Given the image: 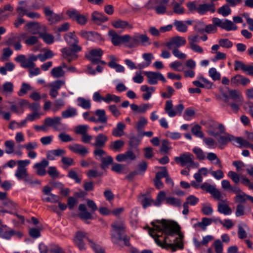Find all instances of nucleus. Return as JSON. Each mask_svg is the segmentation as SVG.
<instances>
[{
    "label": "nucleus",
    "instance_id": "nucleus-17",
    "mask_svg": "<svg viewBox=\"0 0 253 253\" xmlns=\"http://www.w3.org/2000/svg\"><path fill=\"white\" fill-rule=\"evenodd\" d=\"M64 39L67 43L74 48V50L80 51L82 47L78 45L79 39L74 33L70 32L64 36Z\"/></svg>",
    "mask_w": 253,
    "mask_h": 253
},
{
    "label": "nucleus",
    "instance_id": "nucleus-63",
    "mask_svg": "<svg viewBox=\"0 0 253 253\" xmlns=\"http://www.w3.org/2000/svg\"><path fill=\"white\" fill-rule=\"evenodd\" d=\"M220 47L225 48H230L233 46V43L228 39H220L218 40Z\"/></svg>",
    "mask_w": 253,
    "mask_h": 253
},
{
    "label": "nucleus",
    "instance_id": "nucleus-6",
    "mask_svg": "<svg viewBox=\"0 0 253 253\" xmlns=\"http://www.w3.org/2000/svg\"><path fill=\"white\" fill-rule=\"evenodd\" d=\"M169 1L170 0H155L157 5L154 6L153 2L149 0L145 4L144 7L148 9H155L158 14H164L167 11Z\"/></svg>",
    "mask_w": 253,
    "mask_h": 253
},
{
    "label": "nucleus",
    "instance_id": "nucleus-48",
    "mask_svg": "<svg viewBox=\"0 0 253 253\" xmlns=\"http://www.w3.org/2000/svg\"><path fill=\"white\" fill-rule=\"evenodd\" d=\"M61 161L63 164L62 168L64 169H67L69 167L75 165L74 159L70 157L63 156Z\"/></svg>",
    "mask_w": 253,
    "mask_h": 253
},
{
    "label": "nucleus",
    "instance_id": "nucleus-26",
    "mask_svg": "<svg viewBox=\"0 0 253 253\" xmlns=\"http://www.w3.org/2000/svg\"><path fill=\"white\" fill-rule=\"evenodd\" d=\"M208 11L211 13H214L215 11V4L213 2L200 4L198 6L197 12L200 15H204Z\"/></svg>",
    "mask_w": 253,
    "mask_h": 253
},
{
    "label": "nucleus",
    "instance_id": "nucleus-55",
    "mask_svg": "<svg viewBox=\"0 0 253 253\" xmlns=\"http://www.w3.org/2000/svg\"><path fill=\"white\" fill-rule=\"evenodd\" d=\"M229 4H224L217 10V12L224 17H226L231 14V10L229 7Z\"/></svg>",
    "mask_w": 253,
    "mask_h": 253
},
{
    "label": "nucleus",
    "instance_id": "nucleus-56",
    "mask_svg": "<svg viewBox=\"0 0 253 253\" xmlns=\"http://www.w3.org/2000/svg\"><path fill=\"white\" fill-rule=\"evenodd\" d=\"M124 142L122 140H117L113 142L110 144V149L115 151H119L124 145Z\"/></svg>",
    "mask_w": 253,
    "mask_h": 253
},
{
    "label": "nucleus",
    "instance_id": "nucleus-15",
    "mask_svg": "<svg viewBox=\"0 0 253 253\" xmlns=\"http://www.w3.org/2000/svg\"><path fill=\"white\" fill-rule=\"evenodd\" d=\"M186 43V41L185 38L180 36H175L168 42L166 43V45L169 49L172 50L175 48L178 49L179 47L184 45Z\"/></svg>",
    "mask_w": 253,
    "mask_h": 253
},
{
    "label": "nucleus",
    "instance_id": "nucleus-41",
    "mask_svg": "<svg viewBox=\"0 0 253 253\" xmlns=\"http://www.w3.org/2000/svg\"><path fill=\"white\" fill-rule=\"evenodd\" d=\"M8 228L7 227H0V238L9 240L11 237L14 234V231L13 230H7Z\"/></svg>",
    "mask_w": 253,
    "mask_h": 253
},
{
    "label": "nucleus",
    "instance_id": "nucleus-27",
    "mask_svg": "<svg viewBox=\"0 0 253 253\" xmlns=\"http://www.w3.org/2000/svg\"><path fill=\"white\" fill-rule=\"evenodd\" d=\"M231 84L234 85L245 86L251 83L250 80L241 75H236L231 79Z\"/></svg>",
    "mask_w": 253,
    "mask_h": 253
},
{
    "label": "nucleus",
    "instance_id": "nucleus-18",
    "mask_svg": "<svg viewBox=\"0 0 253 253\" xmlns=\"http://www.w3.org/2000/svg\"><path fill=\"white\" fill-rule=\"evenodd\" d=\"M103 53L102 49L98 48L91 50L88 54L85 55V57L93 64H96L99 63V58H101Z\"/></svg>",
    "mask_w": 253,
    "mask_h": 253
},
{
    "label": "nucleus",
    "instance_id": "nucleus-64",
    "mask_svg": "<svg viewBox=\"0 0 253 253\" xmlns=\"http://www.w3.org/2000/svg\"><path fill=\"white\" fill-rule=\"evenodd\" d=\"M40 37L47 44H52L54 42V37L52 35L46 33H40Z\"/></svg>",
    "mask_w": 253,
    "mask_h": 253
},
{
    "label": "nucleus",
    "instance_id": "nucleus-19",
    "mask_svg": "<svg viewBox=\"0 0 253 253\" xmlns=\"http://www.w3.org/2000/svg\"><path fill=\"white\" fill-rule=\"evenodd\" d=\"M68 149L73 153L84 157L89 153L88 149L84 146L79 144L73 143L68 146Z\"/></svg>",
    "mask_w": 253,
    "mask_h": 253
},
{
    "label": "nucleus",
    "instance_id": "nucleus-50",
    "mask_svg": "<svg viewBox=\"0 0 253 253\" xmlns=\"http://www.w3.org/2000/svg\"><path fill=\"white\" fill-rule=\"evenodd\" d=\"M147 120L144 117H141L136 124V128L139 134L141 133V131L144 129L145 126L147 124Z\"/></svg>",
    "mask_w": 253,
    "mask_h": 253
},
{
    "label": "nucleus",
    "instance_id": "nucleus-14",
    "mask_svg": "<svg viewBox=\"0 0 253 253\" xmlns=\"http://www.w3.org/2000/svg\"><path fill=\"white\" fill-rule=\"evenodd\" d=\"M201 188L207 193H210L215 199L222 201V194L220 191L216 188L215 185H211L207 182H204L201 185Z\"/></svg>",
    "mask_w": 253,
    "mask_h": 253
},
{
    "label": "nucleus",
    "instance_id": "nucleus-38",
    "mask_svg": "<svg viewBox=\"0 0 253 253\" xmlns=\"http://www.w3.org/2000/svg\"><path fill=\"white\" fill-rule=\"evenodd\" d=\"M92 20L96 24H100L108 20V18L103 13L94 11L92 13Z\"/></svg>",
    "mask_w": 253,
    "mask_h": 253
},
{
    "label": "nucleus",
    "instance_id": "nucleus-53",
    "mask_svg": "<svg viewBox=\"0 0 253 253\" xmlns=\"http://www.w3.org/2000/svg\"><path fill=\"white\" fill-rule=\"evenodd\" d=\"M4 146L5 148V152L7 154H11L14 152L15 144L13 141L11 140H6L4 142Z\"/></svg>",
    "mask_w": 253,
    "mask_h": 253
},
{
    "label": "nucleus",
    "instance_id": "nucleus-25",
    "mask_svg": "<svg viewBox=\"0 0 253 253\" xmlns=\"http://www.w3.org/2000/svg\"><path fill=\"white\" fill-rule=\"evenodd\" d=\"M49 162L44 159L40 163H36L33 168L37 169V174L41 176H44L46 171L45 168L48 166Z\"/></svg>",
    "mask_w": 253,
    "mask_h": 253
},
{
    "label": "nucleus",
    "instance_id": "nucleus-1",
    "mask_svg": "<svg viewBox=\"0 0 253 253\" xmlns=\"http://www.w3.org/2000/svg\"><path fill=\"white\" fill-rule=\"evenodd\" d=\"M152 224L154 228L148 227V233L154 238L158 246L163 248L169 247L172 252H175L177 249H183L184 236L176 222L162 219L152 222Z\"/></svg>",
    "mask_w": 253,
    "mask_h": 253
},
{
    "label": "nucleus",
    "instance_id": "nucleus-31",
    "mask_svg": "<svg viewBox=\"0 0 253 253\" xmlns=\"http://www.w3.org/2000/svg\"><path fill=\"white\" fill-rule=\"evenodd\" d=\"M13 90L14 85L10 82H6L3 84L2 86H0V92L6 96L11 95Z\"/></svg>",
    "mask_w": 253,
    "mask_h": 253
},
{
    "label": "nucleus",
    "instance_id": "nucleus-13",
    "mask_svg": "<svg viewBox=\"0 0 253 253\" xmlns=\"http://www.w3.org/2000/svg\"><path fill=\"white\" fill-rule=\"evenodd\" d=\"M201 188L207 193H210L215 199L222 201V194L220 191L216 188L215 185H211L207 182H204L201 185Z\"/></svg>",
    "mask_w": 253,
    "mask_h": 253
},
{
    "label": "nucleus",
    "instance_id": "nucleus-62",
    "mask_svg": "<svg viewBox=\"0 0 253 253\" xmlns=\"http://www.w3.org/2000/svg\"><path fill=\"white\" fill-rule=\"evenodd\" d=\"M191 131L194 135L198 137L204 138V133L201 131V126L199 125H196L193 126L191 129Z\"/></svg>",
    "mask_w": 253,
    "mask_h": 253
},
{
    "label": "nucleus",
    "instance_id": "nucleus-49",
    "mask_svg": "<svg viewBox=\"0 0 253 253\" xmlns=\"http://www.w3.org/2000/svg\"><path fill=\"white\" fill-rule=\"evenodd\" d=\"M173 25L178 32L185 33L187 31V26L183 21L175 20L173 22Z\"/></svg>",
    "mask_w": 253,
    "mask_h": 253
},
{
    "label": "nucleus",
    "instance_id": "nucleus-43",
    "mask_svg": "<svg viewBox=\"0 0 253 253\" xmlns=\"http://www.w3.org/2000/svg\"><path fill=\"white\" fill-rule=\"evenodd\" d=\"M207 159L213 164L217 165L220 169L222 168L221 162L215 153L212 152L208 153L207 155Z\"/></svg>",
    "mask_w": 253,
    "mask_h": 253
},
{
    "label": "nucleus",
    "instance_id": "nucleus-57",
    "mask_svg": "<svg viewBox=\"0 0 253 253\" xmlns=\"http://www.w3.org/2000/svg\"><path fill=\"white\" fill-rule=\"evenodd\" d=\"M101 168L104 169L109 166L110 165L112 164L113 162L112 157L110 156H106L105 157L102 158Z\"/></svg>",
    "mask_w": 253,
    "mask_h": 253
},
{
    "label": "nucleus",
    "instance_id": "nucleus-22",
    "mask_svg": "<svg viewBox=\"0 0 253 253\" xmlns=\"http://www.w3.org/2000/svg\"><path fill=\"white\" fill-rule=\"evenodd\" d=\"M44 13L50 24L56 23L62 19V16L60 15L53 12L49 7H44Z\"/></svg>",
    "mask_w": 253,
    "mask_h": 253
},
{
    "label": "nucleus",
    "instance_id": "nucleus-10",
    "mask_svg": "<svg viewBox=\"0 0 253 253\" xmlns=\"http://www.w3.org/2000/svg\"><path fill=\"white\" fill-rule=\"evenodd\" d=\"M184 108V105L180 103L175 106L174 110L173 108L172 100H169L166 102L165 110L169 117L173 118L177 114L180 116Z\"/></svg>",
    "mask_w": 253,
    "mask_h": 253
},
{
    "label": "nucleus",
    "instance_id": "nucleus-2",
    "mask_svg": "<svg viewBox=\"0 0 253 253\" xmlns=\"http://www.w3.org/2000/svg\"><path fill=\"white\" fill-rule=\"evenodd\" d=\"M111 227L110 234L112 243L120 248L129 246L130 238L126 234V226L124 221L116 220L112 224Z\"/></svg>",
    "mask_w": 253,
    "mask_h": 253
},
{
    "label": "nucleus",
    "instance_id": "nucleus-32",
    "mask_svg": "<svg viewBox=\"0 0 253 253\" xmlns=\"http://www.w3.org/2000/svg\"><path fill=\"white\" fill-rule=\"evenodd\" d=\"M27 102L25 100H21L18 105H16L13 102H9L10 105V110L12 112L18 114H21L24 112L23 106L27 104Z\"/></svg>",
    "mask_w": 253,
    "mask_h": 253
},
{
    "label": "nucleus",
    "instance_id": "nucleus-61",
    "mask_svg": "<svg viewBox=\"0 0 253 253\" xmlns=\"http://www.w3.org/2000/svg\"><path fill=\"white\" fill-rule=\"evenodd\" d=\"M26 27L28 29H29V31L33 34H36L39 32L38 29L39 25L38 23H28L26 24Z\"/></svg>",
    "mask_w": 253,
    "mask_h": 253
},
{
    "label": "nucleus",
    "instance_id": "nucleus-51",
    "mask_svg": "<svg viewBox=\"0 0 253 253\" xmlns=\"http://www.w3.org/2000/svg\"><path fill=\"white\" fill-rule=\"evenodd\" d=\"M120 101L121 98L117 95L110 93H107L105 95V99L104 100V102L107 104H109L112 102H114L117 103L120 102Z\"/></svg>",
    "mask_w": 253,
    "mask_h": 253
},
{
    "label": "nucleus",
    "instance_id": "nucleus-52",
    "mask_svg": "<svg viewBox=\"0 0 253 253\" xmlns=\"http://www.w3.org/2000/svg\"><path fill=\"white\" fill-rule=\"evenodd\" d=\"M51 74L53 77L58 78L64 76L65 72L62 69V67L58 66L51 70Z\"/></svg>",
    "mask_w": 253,
    "mask_h": 253
},
{
    "label": "nucleus",
    "instance_id": "nucleus-47",
    "mask_svg": "<svg viewBox=\"0 0 253 253\" xmlns=\"http://www.w3.org/2000/svg\"><path fill=\"white\" fill-rule=\"evenodd\" d=\"M15 68V65L11 62H6L4 66L0 67V74L6 75L7 72H12Z\"/></svg>",
    "mask_w": 253,
    "mask_h": 253
},
{
    "label": "nucleus",
    "instance_id": "nucleus-20",
    "mask_svg": "<svg viewBox=\"0 0 253 253\" xmlns=\"http://www.w3.org/2000/svg\"><path fill=\"white\" fill-rule=\"evenodd\" d=\"M67 14L70 18L76 21L81 25H84L87 21V18L85 15L81 14L78 11L75 9L67 11Z\"/></svg>",
    "mask_w": 253,
    "mask_h": 253
},
{
    "label": "nucleus",
    "instance_id": "nucleus-33",
    "mask_svg": "<svg viewBox=\"0 0 253 253\" xmlns=\"http://www.w3.org/2000/svg\"><path fill=\"white\" fill-rule=\"evenodd\" d=\"M112 25L116 29H124L126 28L128 29H132V26L128 23L126 21L118 19L112 21Z\"/></svg>",
    "mask_w": 253,
    "mask_h": 253
},
{
    "label": "nucleus",
    "instance_id": "nucleus-11",
    "mask_svg": "<svg viewBox=\"0 0 253 253\" xmlns=\"http://www.w3.org/2000/svg\"><path fill=\"white\" fill-rule=\"evenodd\" d=\"M147 78V83L150 85H155L158 84V80L165 83L167 80L163 74L160 72L147 71L144 72Z\"/></svg>",
    "mask_w": 253,
    "mask_h": 253
},
{
    "label": "nucleus",
    "instance_id": "nucleus-40",
    "mask_svg": "<svg viewBox=\"0 0 253 253\" xmlns=\"http://www.w3.org/2000/svg\"><path fill=\"white\" fill-rule=\"evenodd\" d=\"M95 115L97 117L98 123L107 124L108 118L104 109H97L95 112Z\"/></svg>",
    "mask_w": 253,
    "mask_h": 253
},
{
    "label": "nucleus",
    "instance_id": "nucleus-44",
    "mask_svg": "<svg viewBox=\"0 0 253 253\" xmlns=\"http://www.w3.org/2000/svg\"><path fill=\"white\" fill-rule=\"evenodd\" d=\"M78 115V112L76 108L68 107L67 109L62 112V117L63 118H72Z\"/></svg>",
    "mask_w": 253,
    "mask_h": 253
},
{
    "label": "nucleus",
    "instance_id": "nucleus-46",
    "mask_svg": "<svg viewBox=\"0 0 253 253\" xmlns=\"http://www.w3.org/2000/svg\"><path fill=\"white\" fill-rule=\"evenodd\" d=\"M231 99L236 102L243 103V97L241 93L236 90H230L229 91Z\"/></svg>",
    "mask_w": 253,
    "mask_h": 253
},
{
    "label": "nucleus",
    "instance_id": "nucleus-4",
    "mask_svg": "<svg viewBox=\"0 0 253 253\" xmlns=\"http://www.w3.org/2000/svg\"><path fill=\"white\" fill-rule=\"evenodd\" d=\"M74 241L76 245L81 251H84L86 249L84 242L87 241L88 242L90 247L93 249L95 253H103L104 249L89 239L87 236V233L85 232L82 231L77 232Z\"/></svg>",
    "mask_w": 253,
    "mask_h": 253
},
{
    "label": "nucleus",
    "instance_id": "nucleus-60",
    "mask_svg": "<svg viewBox=\"0 0 253 253\" xmlns=\"http://www.w3.org/2000/svg\"><path fill=\"white\" fill-rule=\"evenodd\" d=\"M197 79L201 80L203 85H204V88L206 89H211L212 86V83L210 81L207 79L204 78L202 75H198L197 77Z\"/></svg>",
    "mask_w": 253,
    "mask_h": 253
},
{
    "label": "nucleus",
    "instance_id": "nucleus-58",
    "mask_svg": "<svg viewBox=\"0 0 253 253\" xmlns=\"http://www.w3.org/2000/svg\"><path fill=\"white\" fill-rule=\"evenodd\" d=\"M166 202L167 204L174 207H180L181 204V201L179 199L171 197L166 198Z\"/></svg>",
    "mask_w": 253,
    "mask_h": 253
},
{
    "label": "nucleus",
    "instance_id": "nucleus-12",
    "mask_svg": "<svg viewBox=\"0 0 253 253\" xmlns=\"http://www.w3.org/2000/svg\"><path fill=\"white\" fill-rule=\"evenodd\" d=\"M212 23L214 25L222 29H225L227 31L236 30L237 29V26L234 24L233 22L228 19H220L218 18L214 17L212 18Z\"/></svg>",
    "mask_w": 253,
    "mask_h": 253
},
{
    "label": "nucleus",
    "instance_id": "nucleus-39",
    "mask_svg": "<svg viewBox=\"0 0 253 253\" xmlns=\"http://www.w3.org/2000/svg\"><path fill=\"white\" fill-rule=\"evenodd\" d=\"M247 199L249 200L253 203V197L245 194L243 192L236 196L235 201L239 204H243L246 203Z\"/></svg>",
    "mask_w": 253,
    "mask_h": 253
},
{
    "label": "nucleus",
    "instance_id": "nucleus-45",
    "mask_svg": "<svg viewBox=\"0 0 253 253\" xmlns=\"http://www.w3.org/2000/svg\"><path fill=\"white\" fill-rule=\"evenodd\" d=\"M217 211L226 215H230L232 213V210L228 205L220 203L218 204Z\"/></svg>",
    "mask_w": 253,
    "mask_h": 253
},
{
    "label": "nucleus",
    "instance_id": "nucleus-59",
    "mask_svg": "<svg viewBox=\"0 0 253 253\" xmlns=\"http://www.w3.org/2000/svg\"><path fill=\"white\" fill-rule=\"evenodd\" d=\"M88 127L86 125H79L76 127L75 132L76 134H81L82 136L87 133Z\"/></svg>",
    "mask_w": 253,
    "mask_h": 253
},
{
    "label": "nucleus",
    "instance_id": "nucleus-34",
    "mask_svg": "<svg viewBox=\"0 0 253 253\" xmlns=\"http://www.w3.org/2000/svg\"><path fill=\"white\" fill-rule=\"evenodd\" d=\"M156 88L154 86H148L147 85H143L141 86L140 90L143 92H145L142 94V98L144 100H149L152 94L155 91Z\"/></svg>",
    "mask_w": 253,
    "mask_h": 253
},
{
    "label": "nucleus",
    "instance_id": "nucleus-37",
    "mask_svg": "<svg viewBox=\"0 0 253 253\" xmlns=\"http://www.w3.org/2000/svg\"><path fill=\"white\" fill-rule=\"evenodd\" d=\"M77 104L84 109L89 110L91 108V100L89 98L79 97L77 99Z\"/></svg>",
    "mask_w": 253,
    "mask_h": 253
},
{
    "label": "nucleus",
    "instance_id": "nucleus-54",
    "mask_svg": "<svg viewBox=\"0 0 253 253\" xmlns=\"http://www.w3.org/2000/svg\"><path fill=\"white\" fill-rule=\"evenodd\" d=\"M65 105V101L61 98L57 99L55 100L51 110L53 112L55 113L60 110Z\"/></svg>",
    "mask_w": 253,
    "mask_h": 253
},
{
    "label": "nucleus",
    "instance_id": "nucleus-42",
    "mask_svg": "<svg viewBox=\"0 0 253 253\" xmlns=\"http://www.w3.org/2000/svg\"><path fill=\"white\" fill-rule=\"evenodd\" d=\"M111 61L108 63V66L112 69H115L117 72L124 73L125 72V68L121 65L117 64L115 61V57L111 56Z\"/></svg>",
    "mask_w": 253,
    "mask_h": 253
},
{
    "label": "nucleus",
    "instance_id": "nucleus-9",
    "mask_svg": "<svg viewBox=\"0 0 253 253\" xmlns=\"http://www.w3.org/2000/svg\"><path fill=\"white\" fill-rule=\"evenodd\" d=\"M60 117H55L53 118L47 117L44 119V123L47 127L51 126L56 131H64L67 129V126L62 123Z\"/></svg>",
    "mask_w": 253,
    "mask_h": 253
},
{
    "label": "nucleus",
    "instance_id": "nucleus-23",
    "mask_svg": "<svg viewBox=\"0 0 253 253\" xmlns=\"http://www.w3.org/2000/svg\"><path fill=\"white\" fill-rule=\"evenodd\" d=\"M61 52L63 58L67 59L69 62L78 58V56L76 53L78 51L74 50L73 47L72 48L69 47L62 48Z\"/></svg>",
    "mask_w": 253,
    "mask_h": 253
},
{
    "label": "nucleus",
    "instance_id": "nucleus-35",
    "mask_svg": "<svg viewBox=\"0 0 253 253\" xmlns=\"http://www.w3.org/2000/svg\"><path fill=\"white\" fill-rule=\"evenodd\" d=\"M126 128V125L122 122H119L116 125V127L112 130V134L116 137H120L124 135V129Z\"/></svg>",
    "mask_w": 253,
    "mask_h": 253
},
{
    "label": "nucleus",
    "instance_id": "nucleus-16",
    "mask_svg": "<svg viewBox=\"0 0 253 253\" xmlns=\"http://www.w3.org/2000/svg\"><path fill=\"white\" fill-rule=\"evenodd\" d=\"M108 35L111 37V42L114 45L118 46L121 43H126L129 35H119L114 30H110Z\"/></svg>",
    "mask_w": 253,
    "mask_h": 253
},
{
    "label": "nucleus",
    "instance_id": "nucleus-24",
    "mask_svg": "<svg viewBox=\"0 0 253 253\" xmlns=\"http://www.w3.org/2000/svg\"><path fill=\"white\" fill-rule=\"evenodd\" d=\"M79 210L80 213L79 216L81 219L84 220L85 223L89 224L90 222L87 221L88 219H91L93 218L91 212H89L87 211L86 206L85 204H81L79 206Z\"/></svg>",
    "mask_w": 253,
    "mask_h": 253
},
{
    "label": "nucleus",
    "instance_id": "nucleus-36",
    "mask_svg": "<svg viewBox=\"0 0 253 253\" xmlns=\"http://www.w3.org/2000/svg\"><path fill=\"white\" fill-rule=\"evenodd\" d=\"M139 199L143 208L144 209L152 205H154V201L149 195L143 194L139 197Z\"/></svg>",
    "mask_w": 253,
    "mask_h": 253
},
{
    "label": "nucleus",
    "instance_id": "nucleus-21",
    "mask_svg": "<svg viewBox=\"0 0 253 253\" xmlns=\"http://www.w3.org/2000/svg\"><path fill=\"white\" fill-rule=\"evenodd\" d=\"M219 135V138L217 139V141L219 144V147L220 149H223L222 145H225L230 141H232L233 144H235L236 137L233 135L226 133L224 135H219L218 133L213 134L214 136Z\"/></svg>",
    "mask_w": 253,
    "mask_h": 253
},
{
    "label": "nucleus",
    "instance_id": "nucleus-28",
    "mask_svg": "<svg viewBox=\"0 0 253 253\" xmlns=\"http://www.w3.org/2000/svg\"><path fill=\"white\" fill-rule=\"evenodd\" d=\"M141 141V138L135 136L134 134L131 133L129 137V148L133 149L134 152L138 154L139 153V149H138V146Z\"/></svg>",
    "mask_w": 253,
    "mask_h": 253
},
{
    "label": "nucleus",
    "instance_id": "nucleus-7",
    "mask_svg": "<svg viewBox=\"0 0 253 253\" xmlns=\"http://www.w3.org/2000/svg\"><path fill=\"white\" fill-rule=\"evenodd\" d=\"M194 159L193 155L189 152H185L180 154L179 156L174 158L176 164H180L181 167L186 165L187 167H191L193 166H198V164L194 162Z\"/></svg>",
    "mask_w": 253,
    "mask_h": 253
},
{
    "label": "nucleus",
    "instance_id": "nucleus-8",
    "mask_svg": "<svg viewBox=\"0 0 253 253\" xmlns=\"http://www.w3.org/2000/svg\"><path fill=\"white\" fill-rule=\"evenodd\" d=\"M39 59V55L34 54L30 55L28 59H26V56L23 54H19L17 56L14 60L17 63L21 64V66L23 68H33L36 66L34 62Z\"/></svg>",
    "mask_w": 253,
    "mask_h": 253
},
{
    "label": "nucleus",
    "instance_id": "nucleus-5",
    "mask_svg": "<svg viewBox=\"0 0 253 253\" xmlns=\"http://www.w3.org/2000/svg\"><path fill=\"white\" fill-rule=\"evenodd\" d=\"M126 45L129 48H134L141 44L142 45H150L149 38L146 34L135 33L132 37L129 35Z\"/></svg>",
    "mask_w": 253,
    "mask_h": 253
},
{
    "label": "nucleus",
    "instance_id": "nucleus-3",
    "mask_svg": "<svg viewBox=\"0 0 253 253\" xmlns=\"http://www.w3.org/2000/svg\"><path fill=\"white\" fill-rule=\"evenodd\" d=\"M31 163L29 160H18L17 161V168L14 175L18 180H23L24 183L33 187L35 185H40L41 182L37 179L33 180L30 176L26 167Z\"/></svg>",
    "mask_w": 253,
    "mask_h": 253
},
{
    "label": "nucleus",
    "instance_id": "nucleus-30",
    "mask_svg": "<svg viewBox=\"0 0 253 253\" xmlns=\"http://www.w3.org/2000/svg\"><path fill=\"white\" fill-rule=\"evenodd\" d=\"M107 141L108 137L106 135L99 133L95 137V142L92 145L96 148H101L105 146Z\"/></svg>",
    "mask_w": 253,
    "mask_h": 253
},
{
    "label": "nucleus",
    "instance_id": "nucleus-29",
    "mask_svg": "<svg viewBox=\"0 0 253 253\" xmlns=\"http://www.w3.org/2000/svg\"><path fill=\"white\" fill-rule=\"evenodd\" d=\"M66 154V151L63 149L58 148L56 149L47 151L46 156L48 160L53 161L56 157H62Z\"/></svg>",
    "mask_w": 253,
    "mask_h": 253
}]
</instances>
